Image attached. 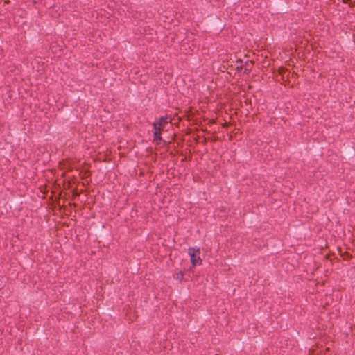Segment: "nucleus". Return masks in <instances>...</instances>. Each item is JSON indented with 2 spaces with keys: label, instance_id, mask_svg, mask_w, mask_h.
Masks as SVG:
<instances>
[{
  "label": "nucleus",
  "instance_id": "f257e3e1",
  "mask_svg": "<svg viewBox=\"0 0 355 355\" xmlns=\"http://www.w3.org/2000/svg\"><path fill=\"white\" fill-rule=\"evenodd\" d=\"M189 254L190 255L191 263L193 267L202 263V259L200 258L201 251L199 248H196V246L189 248Z\"/></svg>",
  "mask_w": 355,
  "mask_h": 355
},
{
  "label": "nucleus",
  "instance_id": "f03ea898",
  "mask_svg": "<svg viewBox=\"0 0 355 355\" xmlns=\"http://www.w3.org/2000/svg\"><path fill=\"white\" fill-rule=\"evenodd\" d=\"M346 245H343L340 246V245H338L337 247V249L340 254V256L344 259H347L350 257H352L353 255L351 254L350 252V248H345Z\"/></svg>",
  "mask_w": 355,
  "mask_h": 355
},
{
  "label": "nucleus",
  "instance_id": "7ed1b4c3",
  "mask_svg": "<svg viewBox=\"0 0 355 355\" xmlns=\"http://www.w3.org/2000/svg\"><path fill=\"white\" fill-rule=\"evenodd\" d=\"M171 117L166 115L160 117L157 121H155V123H159L161 127H162V128H164L165 125L168 124L171 121Z\"/></svg>",
  "mask_w": 355,
  "mask_h": 355
},
{
  "label": "nucleus",
  "instance_id": "20e7f679",
  "mask_svg": "<svg viewBox=\"0 0 355 355\" xmlns=\"http://www.w3.org/2000/svg\"><path fill=\"white\" fill-rule=\"evenodd\" d=\"M253 64H254V63L251 61L247 60L246 62H245L244 67H243V68H244L243 73L249 74L251 71Z\"/></svg>",
  "mask_w": 355,
  "mask_h": 355
},
{
  "label": "nucleus",
  "instance_id": "39448f33",
  "mask_svg": "<svg viewBox=\"0 0 355 355\" xmlns=\"http://www.w3.org/2000/svg\"><path fill=\"white\" fill-rule=\"evenodd\" d=\"M236 68L238 71H241L244 67V63L242 60L238 59L235 62Z\"/></svg>",
  "mask_w": 355,
  "mask_h": 355
},
{
  "label": "nucleus",
  "instance_id": "423d86ee",
  "mask_svg": "<svg viewBox=\"0 0 355 355\" xmlns=\"http://www.w3.org/2000/svg\"><path fill=\"white\" fill-rule=\"evenodd\" d=\"M153 140H154V141H156L157 144H159L158 141H162V136H161V133L160 132H153Z\"/></svg>",
  "mask_w": 355,
  "mask_h": 355
},
{
  "label": "nucleus",
  "instance_id": "0eeeda50",
  "mask_svg": "<svg viewBox=\"0 0 355 355\" xmlns=\"http://www.w3.org/2000/svg\"><path fill=\"white\" fill-rule=\"evenodd\" d=\"M153 128L155 130L154 132H160V133L164 129V128H162V127H161L159 123H157L155 122L153 123Z\"/></svg>",
  "mask_w": 355,
  "mask_h": 355
},
{
  "label": "nucleus",
  "instance_id": "6e6552de",
  "mask_svg": "<svg viewBox=\"0 0 355 355\" xmlns=\"http://www.w3.org/2000/svg\"><path fill=\"white\" fill-rule=\"evenodd\" d=\"M184 275V272L183 271H180L176 274L175 279L179 281H182L183 279Z\"/></svg>",
  "mask_w": 355,
  "mask_h": 355
},
{
  "label": "nucleus",
  "instance_id": "1a4fd4ad",
  "mask_svg": "<svg viewBox=\"0 0 355 355\" xmlns=\"http://www.w3.org/2000/svg\"><path fill=\"white\" fill-rule=\"evenodd\" d=\"M343 3H347L350 1V0H342Z\"/></svg>",
  "mask_w": 355,
  "mask_h": 355
}]
</instances>
